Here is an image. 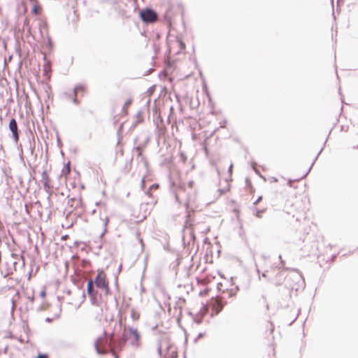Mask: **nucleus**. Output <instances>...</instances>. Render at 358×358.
<instances>
[{
  "label": "nucleus",
  "mask_w": 358,
  "mask_h": 358,
  "mask_svg": "<svg viewBox=\"0 0 358 358\" xmlns=\"http://www.w3.org/2000/svg\"><path fill=\"white\" fill-rule=\"evenodd\" d=\"M104 338L99 337L94 342V346L98 355H103L106 353L107 349L112 351L115 358H117L116 355L117 351L122 350L125 345L129 336H133L134 341H131V345L135 347H139L141 334L137 329L128 327L124 328L122 336L115 337L114 334L108 335L106 331L103 333Z\"/></svg>",
  "instance_id": "obj_1"
},
{
  "label": "nucleus",
  "mask_w": 358,
  "mask_h": 358,
  "mask_svg": "<svg viewBox=\"0 0 358 358\" xmlns=\"http://www.w3.org/2000/svg\"><path fill=\"white\" fill-rule=\"evenodd\" d=\"M141 20L145 24H153L158 19L157 12L151 8H145L139 11Z\"/></svg>",
  "instance_id": "obj_2"
},
{
  "label": "nucleus",
  "mask_w": 358,
  "mask_h": 358,
  "mask_svg": "<svg viewBox=\"0 0 358 358\" xmlns=\"http://www.w3.org/2000/svg\"><path fill=\"white\" fill-rule=\"evenodd\" d=\"M94 284L96 287L99 289H103L106 295L110 293V290L108 286V282L106 278V274L103 271H99L96 275L94 280H93Z\"/></svg>",
  "instance_id": "obj_3"
},
{
  "label": "nucleus",
  "mask_w": 358,
  "mask_h": 358,
  "mask_svg": "<svg viewBox=\"0 0 358 358\" xmlns=\"http://www.w3.org/2000/svg\"><path fill=\"white\" fill-rule=\"evenodd\" d=\"M68 206L77 210L76 214L81 216L85 212V207L83 206L81 198H71L68 201Z\"/></svg>",
  "instance_id": "obj_4"
},
{
  "label": "nucleus",
  "mask_w": 358,
  "mask_h": 358,
  "mask_svg": "<svg viewBox=\"0 0 358 358\" xmlns=\"http://www.w3.org/2000/svg\"><path fill=\"white\" fill-rule=\"evenodd\" d=\"M8 128L10 132L12 133L11 138L13 141L17 144L20 139L19 136V129L18 125L16 120L15 118H12L8 124Z\"/></svg>",
  "instance_id": "obj_5"
},
{
  "label": "nucleus",
  "mask_w": 358,
  "mask_h": 358,
  "mask_svg": "<svg viewBox=\"0 0 358 358\" xmlns=\"http://www.w3.org/2000/svg\"><path fill=\"white\" fill-rule=\"evenodd\" d=\"M226 303V301H224L222 298L220 297H217L212 301L211 306L213 309L215 310L216 315H217L222 311Z\"/></svg>",
  "instance_id": "obj_6"
},
{
  "label": "nucleus",
  "mask_w": 358,
  "mask_h": 358,
  "mask_svg": "<svg viewBox=\"0 0 358 358\" xmlns=\"http://www.w3.org/2000/svg\"><path fill=\"white\" fill-rule=\"evenodd\" d=\"M166 353L164 355V357H169L170 358H177L178 353L176 350L175 348L171 345L167 343L166 345Z\"/></svg>",
  "instance_id": "obj_7"
},
{
  "label": "nucleus",
  "mask_w": 358,
  "mask_h": 358,
  "mask_svg": "<svg viewBox=\"0 0 358 358\" xmlns=\"http://www.w3.org/2000/svg\"><path fill=\"white\" fill-rule=\"evenodd\" d=\"M41 182L43 184L44 189L48 191L50 188V179L45 170H44L41 173Z\"/></svg>",
  "instance_id": "obj_8"
},
{
  "label": "nucleus",
  "mask_w": 358,
  "mask_h": 358,
  "mask_svg": "<svg viewBox=\"0 0 358 358\" xmlns=\"http://www.w3.org/2000/svg\"><path fill=\"white\" fill-rule=\"evenodd\" d=\"M87 292L89 296H92L94 294L97 292V291L94 289V282L92 279H90L87 281Z\"/></svg>",
  "instance_id": "obj_9"
},
{
  "label": "nucleus",
  "mask_w": 358,
  "mask_h": 358,
  "mask_svg": "<svg viewBox=\"0 0 358 358\" xmlns=\"http://www.w3.org/2000/svg\"><path fill=\"white\" fill-rule=\"evenodd\" d=\"M283 280V277L282 276V275L280 273L278 274L276 276H275V279H271V278H268V281L269 282H273L274 284L277 286L280 285L282 284V281Z\"/></svg>",
  "instance_id": "obj_10"
},
{
  "label": "nucleus",
  "mask_w": 358,
  "mask_h": 358,
  "mask_svg": "<svg viewBox=\"0 0 358 358\" xmlns=\"http://www.w3.org/2000/svg\"><path fill=\"white\" fill-rule=\"evenodd\" d=\"M64 95L69 99L72 100L73 103L76 105H78L79 103V101L76 98V96H74L73 93L71 94L69 92H64Z\"/></svg>",
  "instance_id": "obj_11"
},
{
  "label": "nucleus",
  "mask_w": 358,
  "mask_h": 358,
  "mask_svg": "<svg viewBox=\"0 0 358 358\" xmlns=\"http://www.w3.org/2000/svg\"><path fill=\"white\" fill-rule=\"evenodd\" d=\"M98 292L94 294L92 296H89L92 305L98 306L99 301L97 296Z\"/></svg>",
  "instance_id": "obj_12"
},
{
  "label": "nucleus",
  "mask_w": 358,
  "mask_h": 358,
  "mask_svg": "<svg viewBox=\"0 0 358 358\" xmlns=\"http://www.w3.org/2000/svg\"><path fill=\"white\" fill-rule=\"evenodd\" d=\"M101 220H102L103 224V231L101 234L100 237H102L104 235V234L107 231V225H108V222H109V219H108V217H106L104 218H101Z\"/></svg>",
  "instance_id": "obj_13"
},
{
  "label": "nucleus",
  "mask_w": 358,
  "mask_h": 358,
  "mask_svg": "<svg viewBox=\"0 0 358 358\" xmlns=\"http://www.w3.org/2000/svg\"><path fill=\"white\" fill-rule=\"evenodd\" d=\"M322 150H323V148H322L321 150L319 151V152L317 153V156L315 157L313 162L312 163L311 166L308 169V171L301 178V179L304 178L309 173V172L310 171L313 166L314 165V163L315 162V161L317 160L318 156L320 155V153L322 152Z\"/></svg>",
  "instance_id": "obj_14"
},
{
  "label": "nucleus",
  "mask_w": 358,
  "mask_h": 358,
  "mask_svg": "<svg viewBox=\"0 0 358 358\" xmlns=\"http://www.w3.org/2000/svg\"><path fill=\"white\" fill-rule=\"evenodd\" d=\"M187 233H189V236L191 238L194 239V235L193 234V231H192V229L191 227H185V229L184 230V236H183V238H185Z\"/></svg>",
  "instance_id": "obj_15"
},
{
  "label": "nucleus",
  "mask_w": 358,
  "mask_h": 358,
  "mask_svg": "<svg viewBox=\"0 0 358 358\" xmlns=\"http://www.w3.org/2000/svg\"><path fill=\"white\" fill-rule=\"evenodd\" d=\"M162 341L159 340L157 343V353L160 357H162Z\"/></svg>",
  "instance_id": "obj_16"
},
{
  "label": "nucleus",
  "mask_w": 358,
  "mask_h": 358,
  "mask_svg": "<svg viewBox=\"0 0 358 358\" xmlns=\"http://www.w3.org/2000/svg\"><path fill=\"white\" fill-rule=\"evenodd\" d=\"M84 89V87L83 85H76L74 88H73V94L75 96H77V93L79 90H83Z\"/></svg>",
  "instance_id": "obj_17"
},
{
  "label": "nucleus",
  "mask_w": 358,
  "mask_h": 358,
  "mask_svg": "<svg viewBox=\"0 0 358 358\" xmlns=\"http://www.w3.org/2000/svg\"><path fill=\"white\" fill-rule=\"evenodd\" d=\"M62 172L64 174H69L70 173V162H69L63 169Z\"/></svg>",
  "instance_id": "obj_18"
},
{
  "label": "nucleus",
  "mask_w": 358,
  "mask_h": 358,
  "mask_svg": "<svg viewBox=\"0 0 358 358\" xmlns=\"http://www.w3.org/2000/svg\"><path fill=\"white\" fill-rule=\"evenodd\" d=\"M255 215L260 218L262 217L261 214L264 211V210H259L257 208H255Z\"/></svg>",
  "instance_id": "obj_19"
},
{
  "label": "nucleus",
  "mask_w": 358,
  "mask_h": 358,
  "mask_svg": "<svg viewBox=\"0 0 358 358\" xmlns=\"http://www.w3.org/2000/svg\"><path fill=\"white\" fill-rule=\"evenodd\" d=\"M252 257H253V259H254V261H255V252H252ZM255 267H256V271L257 273H258V275H259V279L261 278V275H260V271L257 266V264L256 263V262H255Z\"/></svg>",
  "instance_id": "obj_20"
},
{
  "label": "nucleus",
  "mask_w": 358,
  "mask_h": 358,
  "mask_svg": "<svg viewBox=\"0 0 358 358\" xmlns=\"http://www.w3.org/2000/svg\"><path fill=\"white\" fill-rule=\"evenodd\" d=\"M131 99H129V100H127V101H125V103H124V106H123L122 110H126V108H127L129 106H130V105H131Z\"/></svg>",
  "instance_id": "obj_21"
},
{
  "label": "nucleus",
  "mask_w": 358,
  "mask_h": 358,
  "mask_svg": "<svg viewBox=\"0 0 358 358\" xmlns=\"http://www.w3.org/2000/svg\"><path fill=\"white\" fill-rule=\"evenodd\" d=\"M134 150L137 152L138 156H141L142 150L140 146L135 147Z\"/></svg>",
  "instance_id": "obj_22"
},
{
  "label": "nucleus",
  "mask_w": 358,
  "mask_h": 358,
  "mask_svg": "<svg viewBox=\"0 0 358 358\" xmlns=\"http://www.w3.org/2000/svg\"><path fill=\"white\" fill-rule=\"evenodd\" d=\"M29 150L31 154H33L34 150V147L32 145L31 141L29 140Z\"/></svg>",
  "instance_id": "obj_23"
},
{
  "label": "nucleus",
  "mask_w": 358,
  "mask_h": 358,
  "mask_svg": "<svg viewBox=\"0 0 358 358\" xmlns=\"http://www.w3.org/2000/svg\"><path fill=\"white\" fill-rule=\"evenodd\" d=\"M190 222V214L188 212V214L187 215V220H186V226L189 224V225H191V223Z\"/></svg>",
  "instance_id": "obj_24"
},
{
  "label": "nucleus",
  "mask_w": 358,
  "mask_h": 358,
  "mask_svg": "<svg viewBox=\"0 0 358 358\" xmlns=\"http://www.w3.org/2000/svg\"><path fill=\"white\" fill-rule=\"evenodd\" d=\"M36 358H48V355L45 354H41L39 353Z\"/></svg>",
  "instance_id": "obj_25"
},
{
  "label": "nucleus",
  "mask_w": 358,
  "mask_h": 358,
  "mask_svg": "<svg viewBox=\"0 0 358 358\" xmlns=\"http://www.w3.org/2000/svg\"><path fill=\"white\" fill-rule=\"evenodd\" d=\"M204 334L199 333L197 336V337L195 338V342H196L199 338H202Z\"/></svg>",
  "instance_id": "obj_26"
},
{
  "label": "nucleus",
  "mask_w": 358,
  "mask_h": 358,
  "mask_svg": "<svg viewBox=\"0 0 358 358\" xmlns=\"http://www.w3.org/2000/svg\"><path fill=\"white\" fill-rule=\"evenodd\" d=\"M262 199V196H259L258 199L253 203L254 205H257Z\"/></svg>",
  "instance_id": "obj_27"
},
{
  "label": "nucleus",
  "mask_w": 358,
  "mask_h": 358,
  "mask_svg": "<svg viewBox=\"0 0 358 358\" xmlns=\"http://www.w3.org/2000/svg\"><path fill=\"white\" fill-rule=\"evenodd\" d=\"M194 322L198 324H200L201 322H202V319L201 318H199V319H194Z\"/></svg>",
  "instance_id": "obj_28"
},
{
  "label": "nucleus",
  "mask_w": 358,
  "mask_h": 358,
  "mask_svg": "<svg viewBox=\"0 0 358 358\" xmlns=\"http://www.w3.org/2000/svg\"><path fill=\"white\" fill-rule=\"evenodd\" d=\"M179 196H180L179 192L176 193V201H177L178 203H180L181 201H180V198H179Z\"/></svg>",
  "instance_id": "obj_29"
},
{
  "label": "nucleus",
  "mask_w": 358,
  "mask_h": 358,
  "mask_svg": "<svg viewBox=\"0 0 358 358\" xmlns=\"http://www.w3.org/2000/svg\"><path fill=\"white\" fill-rule=\"evenodd\" d=\"M180 45L182 50L185 49V45L182 41H180Z\"/></svg>",
  "instance_id": "obj_30"
},
{
  "label": "nucleus",
  "mask_w": 358,
  "mask_h": 358,
  "mask_svg": "<svg viewBox=\"0 0 358 358\" xmlns=\"http://www.w3.org/2000/svg\"><path fill=\"white\" fill-rule=\"evenodd\" d=\"M193 185H194V181H193V180H189V181L188 182V186H189V187L192 188V186H193Z\"/></svg>",
  "instance_id": "obj_31"
},
{
  "label": "nucleus",
  "mask_w": 358,
  "mask_h": 358,
  "mask_svg": "<svg viewBox=\"0 0 358 358\" xmlns=\"http://www.w3.org/2000/svg\"><path fill=\"white\" fill-rule=\"evenodd\" d=\"M233 165L231 164L229 167L228 172L231 174L232 173Z\"/></svg>",
  "instance_id": "obj_32"
},
{
  "label": "nucleus",
  "mask_w": 358,
  "mask_h": 358,
  "mask_svg": "<svg viewBox=\"0 0 358 358\" xmlns=\"http://www.w3.org/2000/svg\"><path fill=\"white\" fill-rule=\"evenodd\" d=\"M267 272H268V271H265L262 274V276L263 278H267V274H266V273H267Z\"/></svg>",
  "instance_id": "obj_33"
},
{
  "label": "nucleus",
  "mask_w": 358,
  "mask_h": 358,
  "mask_svg": "<svg viewBox=\"0 0 358 358\" xmlns=\"http://www.w3.org/2000/svg\"><path fill=\"white\" fill-rule=\"evenodd\" d=\"M40 296L41 297H44L45 296V292L44 290H43L41 293H40Z\"/></svg>",
  "instance_id": "obj_34"
},
{
  "label": "nucleus",
  "mask_w": 358,
  "mask_h": 358,
  "mask_svg": "<svg viewBox=\"0 0 358 358\" xmlns=\"http://www.w3.org/2000/svg\"><path fill=\"white\" fill-rule=\"evenodd\" d=\"M37 9H38V8H37V7H36V6H34V7L33 8V10H32L33 13H37Z\"/></svg>",
  "instance_id": "obj_35"
},
{
  "label": "nucleus",
  "mask_w": 358,
  "mask_h": 358,
  "mask_svg": "<svg viewBox=\"0 0 358 358\" xmlns=\"http://www.w3.org/2000/svg\"><path fill=\"white\" fill-rule=\"evenodd\" d=\"M185 207H186V208H187H187H188V207H189V201H185Z\"/></svg>",
  "instance_id": "obj_36"
},
{
  "label": "nucleus",
  "mask_w": 358,
  "mask_h": 358,
  "mask_svg": "<svg viewBox=\"0 0 358 358\" xmlns=\"http://www.w3.org/2000/svg\"><path fill=\"white\" fill-rule=\"evenodd\" d=\"M292 182H293V180H289L288 181V185H289L290 187H292Z\"/></svg>",
  "instance_id": "obj_37"
},
{
  "label": "nucleus",
  "mask_w": 358,
  "mask_h": 358,
  "mask_svg": "<svg viewBox=\"0 0 358 358\" xmlns=\"http://www.w3.org/2000/svg\"><path fill=\"white\" fill-rule=\"evenodd\" d=\"M274 329V326L272 323H271V331L272 332Z\"/></svg>",
  "instance_id": "obj_38"
},
{
  "label": "nucleus",
  "mask_w": 358,
  "mask_h": 358,
  "mask_svg": "<svg viewBox=\"0 0 358 358\" xmlns=\"http://www.w3.org/2000/svg\"><path fill=\"white\" fill-rule=\"evenodd\" d=\"M48 44L52 46V41H51V39L50 38H48Z\"/></svg>",
  "instance_id": "obj_39"
},
{
  "label": "nucleus",
  "mask_w": 358,
  "mask_h": 358,
  "mask_svg": "<svg viewBox=\"0 0 358 358\" xmlns=\"http://www.w3.org/2000/svg\"><path fill=\"white\" fill-rule=\"evenodd\" d=\"M141 115V110H139V111L138 112V113H137L136 116H137L138 117H139Z\"/></svg>",
  "instance_id": "obj_40"
},
{
  "label": "nucleus",
  "mask_w": 358,
  "mask_h": 358,
  "mask_svg": "<svg viewBox=\"0 0 358 358\" xmlns=\"http://www.w3.org/2000/svg\"><path fill=\"white\" fill-rule=\"evenodd\" d=\"M255 165H256V163H255V162H253V163H252V169H253L255 171H256V169H255Z\"/></svg>",
  "instance_id": "obj_41"
},
{
  "label": "nucleus",
  "mask_w": 358,
  "mask_h": 358,
  "mask_svg": "<svg viewBox=\"0 0 358 358\" xmlns=\"http://www.w3.org/2000/svg\"><path fill=\"white\" fill-rule=\"evenodd\" d=\"M45 321H46V322H51V321H52V319H50V318H49V317H47V318L45 319Z\"/></svg>",
  "instance_id": "obj_42"
},
{
  "label": "nucleus",
  "mask_w": 358,
  "mask_h": 358,
  "mask_svg": "<svg viewBox=\"0 0 358 358\" xmlns=\"http://www.w3.org/2000/svg\"><path fill=\"white\" fill-rule=\"evenodd\" d=\"M353 149H356V150H358V144L357 145H354L352 147Z\"/></svg>",
  "instance_id": "obj_43"
},
{
  "label": "nucleus",
  "mask_w": 358,
  "mask_h": 358,
  "mask_svg": "<svg viewBox=\"0 0 358 358\" xmlns=\"http://www.w3.org/2000/svg\"><path fill=\"white\" fill-rule=\"evenodd\" d=\"M121 268H122V265L120 264V266H119L118 272H120Z\"/></svg>",
  "instance_id": "obj_44"
},
{
  "label": "nucleus",
  "mask_w": 358,
  "mask_h": 358,
  "mask_svg": "<svg viewBox=\"0 0 358 358\" xmlns=\"http://www.w3.org/2000/svg\"><path fill=\"white\" fill-rule=\"evenodd\" d=\"M262 257L264 259H266V257L264 255H262Z\"/></svg>",
  "instance_id": "obj_45"
},
{
  "label": "nucleus",
  "mask_w": 358,
  "mask_h": 358,
  "mask_svg": "<svg viewBox=\"0 0 358 358\" xmlns=\"http://www.w3.org/2000/svg\"><path fill=\"white\" fill-rule=\"evenodd\" d=\"M57 143H60V139L59 137H57Z\"/></svg>",
  "instance_id": "obj_46"
},
{
  "label": "nucleus",
  "mask_w": 358,
  "mask_h": 358,
  "mask_svg": "<svg viewBox=\"0 0 358 358\" xmlns=\"http://www.w3.org/2000/svg\"><path fill=\"white\" fill-rule=\"evenodd\" d=\"M182 190H183L182 187H180V191H182Z\"/></svg>",
  "instance_id": "obj_47"
},
{
  "label": "nucleus",
  "mask_w": 358,
  "mask_h": 358,
  "mask_svg": "<svg viewBox=\"0 0 358 358\" xmlns=\"http://www.w3.org/2000/svg\"><path fill=\"white\" fill-rule=\"evenodd\" d=\"M157 326H155L152 329H155L157 328Z\"/></svg>",
  "instance_id": "obj_48"
},
{
  "label": "nucleus",
  "mask_w": 358,
  "mask_h": 358,
  "mask_svg": "<svg viewBox=\"0 0 358 358\" xmlns=\"http://www.w3.org/2000/svg\"><path fill=\"white\" fill-rule=\"evenodd\" d=\"M296 277L298 278H301V276H299V275H296Z\"/></svg>",
  "instance_id": "obj_49"
}]
</instances>
